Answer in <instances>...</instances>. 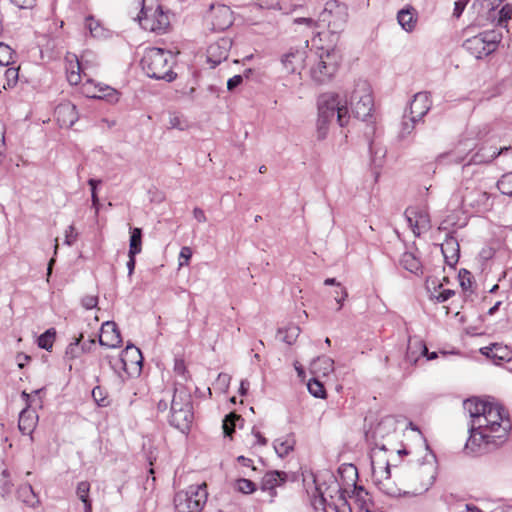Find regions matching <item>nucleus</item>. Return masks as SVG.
I'll use <instances>...</instances> for the list:
<instances>
[{
    "instance_id": "37998d69",
    "label": "nucleus",
    "mask_w": 512,
    "mask_h": 512,
    "mask_svg": "<svg viewBox=\"0 0 512 512\" xmlns=\"http://www.w3.org/2000/svg\"><path fill=\"white\" fill-rule=\"evenodd\" d=\"M108 363H109L110 368L115 373L120 375V372L124 371L127 374H129V371L127 368V363L123 359L122 355H120L119 357H108Z\"/></svg>"
},
{
    "instance_id": "4d7b16f0",
    "label": "nucleus",
    "mask_w": 512,
    "mask_h": 512,
    "mask_svg": "<svg viewBox=\"0 0 512 512\" xmlns=\"http://www.w3.org/2000/svg\"><path fill=\"white\" fill-rule=\"evenodd\" d=\"M192 256V251L189 247H182L179 254V266L188 265Z\"/></svg>"
},
{
    "instance_id": "423d86ee",
    "label": "nucleus",
    "mask_w": 512,
    "mask_h": 512,
    "mask_svg": "<svg viewBox=\"0 0 512 512\" xmlns=\"http://www.w3.org/2000/svg\"><path fill=\"white\" fill-rule=\"evenodd\" d=\"M206 484L191 485L186 490L179 491L174 497L175 508L178 512H200L207 501Z\"/></svg>"
},
{
    "instance_id": "a18cd8bd",
    "label": "nucleus",
    "mask_w": 512,
    "mask_h": 512,
    "mask_svg": "<svg viewBox=\"0 0 512 512\" xmlns=\"http://www.w3.org/2000/svg\"><path fill=\"white\" fill-rule=\"evenodd\" d=\"M169 128L183 131L188 128V122L181 115L173 113L169 117Z\"/></svg>"
},
{
    "instance_id": "39448f33",
    "label": "nucleus",
    "mask_w": 512,
    "mask_h": 512,
    "mask_svg": "<svg viewBox=\"0 0 512 512\" xmlns=\"http://www.w3.org/2000/svg\"><path fill=\"white\" fill-rule=\"evenodd\" d=\"M348 20V7L338 0H329L319 15L317 27L326 26L329 32L338 37L337 34L343 31Z\"/></svg>"
},
{
    "instance_id": "f03ea898",
    "label": "nucleus",
    "mask_w": 512,
    "mask_h": 512,
    "mask_svg": "<svg viewBox=\"0 0 512 512\" xmlns=\"http://www.w3.org/2000/svg\"><path fill=\"white\" fill-rule=\"evenodd\" d=\"M175 56L171 51L157 47H150L145 50L141 59V66L146 75L156 80L171 82L176 78L173 71Z\"/></svg>"
},
{
    "instance_id": "f3484780",
    "label": "nucleus",
    "mask_w": 512,
    "mask_h": 512,
    "mask_svg": "<svg viewBox=\"0 0 512 512\" xmlns=\"http://www.w3.org/2000/svg\"><path fill=\"white\" fill-rule=\"evenodd\" d=\"M121 355L127 363L129 375L139 374L141 372L143 356L139 348L133 344H128Z\"/></svg>"
},
{
    "instance_id": "b1692460",
    "label": "nucleus",
    "mask_w": 512,
    "mask_h": 512,
    "mask_svg": "<svg viewBox=\"0 0 512 512\" xmlns=\"http://www.w3.org/2000/svg\"><path fill=\"white\" fill-rule=\"evenodd\" d=\"M82 66L77 56L72 54L66 57V76L71 85H78L82 79Z\"/></svg>"
},
{
    "instance_id": "aec40b11",
    "label": "nucleus",
    "mask_w": 512,
    "mask_h": 512,
    "mask_svg": "<svg viewBox=\"0 0 512 512\" xmlns=\"http://www.w3.org/2000/svg\"><path fill=\"white\" fill-rule=\"evenodd\" d=\"M415 477L420 479V488L415 489L414 494H421L426 492L432 485L435 479L434 468L432 465L420 464L415 471Z\"/></svg>"
},
{
    "instance_id": "c85d7f7f",
    "label": "nucleus",
    "mask_w": 512,
    "mask_h": 512,
    "mask_svg": "<svg viewBox=\"0 0 512 512\" xmlns=\"http://www.w3.org/2000/svg\"><path fill=\"white\" fill-rule=\"evenodd\" d=\"M17 497L29 507H36L39 504V498L30 484L20 485L17 490Z\"/></svg>"
},
{
    "instance_id": "774afa93",
    "label": "nucleus",
    "mask_w": 512,
    "mask_h": 512,
    "mask_svg": "<svg viewBox=\"0 0 512 512\" xmlns=\"http://www.w3.org/2000/svg\"><path fill=\"white\" fill-rule=\"evenodd\" d=\"M231 377L226 373H220L217 377V384L223 388L226 389L229 386Z\"/></svg>"
},
{
    "instance_id": "49530a36",
    "label": "nucleus",
    "mask_w": 512,
    "mask_h": 512,
    "mask_svg": "<svg viewBox=\"0 0 512 512\" xmlns=\"http://www.w3.org/2000/svg\"><path fill=\"white\" fill-rule=\"evenodd\" d=\"M458 277H459V282H460V286L462 287V289L465 292L471 291L472 283H473L472 274L466 269H461L459 271Z\"/></svg>"
},
{
    "instance_id": "5701e85b",
    "label": "nucleus",
    "mask_w": 512,
    "mask_h": 512,
    "mask_svg": "<svg viewBox=\"0 0 512 512\" xmlns=\"http://www.w3.org/2000/svg\"><path fill=\"white\" fill-rule=\"evenodd\" d=\"M441 251L446 264L450 267H454L459 260V244L457 239L448 237L441 245Z\"/></svg>"
},
{
    "instance_id": "052dcab7",
    "label": "nucleus",
    "mask_w": 512,
    "mask_h": 512,
    "mask_svg": "<svg viewBox=\"0 0 512 512\" xmlns=\"http://www.w3.org/2000/svg\"><path fill=\"white\" fill-rule=\"evenodd\" d=\"M347 297H348V292H347L346 288L340 287L339 291L338 290L335 291V300L339 304L338 310L341 309L343 302L346 300Z\"/></svg>"
},
{
    "instance_id": "72a5a7b5",
    "label": "nucleus",
    "mask_w": 512,
    "mask_h": 512,
    "mask_svg": "<svg viewBox=\"0 0 512 512\" xmlns=\"http://www.w3.org/2000/svg\"><path fill=\"white\" fill-rule=\"evenodd\" d=\"M142 251V230L140 228L130 229V243L128 254L137 255Z\"/></svg>"
},
{
    "instance_id": "4c0bfd02",
    "label": "nucleus",
    "mask_w": 512,
    "mask_h": 512,
    "mask_svg": "<svg viewBox=\"0 0 512 512\" xmlns=\"http://www.w3.org/2000/svg\"><path fill=\"white\" fill-rule=\"evenodd\" d=\"M240 420H242L241 416L237 415L236 413H230L226 415L222 424L224 435L231 437L235 432L236 422Z\"/></svg>"
},
{
    "instance_id": "c756f323",
    "label": "nucleus",
    "mask_w": 512,
    "mask_h": 512,
    "mask_svg": "<svg viewBox=\"0 0 512 512\" xmlns=\"http://www.w3.org/2000/svg\"><path fill=\"white\" fill-rule=\"evenodd\" d=\"M85 28L90 32V35L94 38H106L108 36V30L96 20L92 15L87 16L85 19Z\"/></svg>"
},
{
    "instance_id": "6e6552de",
    "label": "nucleus",
    "mask_w": 512,
    "mask_h": 512,
    "mask_svg": "<svg viewBox=\"0 0 512 512\" xmlns=\"http://www.w3.org/2000/svg\"><path fill=\"white\" fill-rule=\"evenodd\" d=\"M339 68V57L332 50H327L319 56L317 63L310 69L311 79L318 85L326 84L332 80Z\"/></svg>"
},
{
    "instance_id": "680f3d73",
    "label": "nucleus",
    "mask_w": 512,
    "mask_h": 512,
    "mask_svg": "<svg viewBox=\"0 0 512 512\" xmlns=\"http://www.w3.org/2000/svg\"><path fill=\"white\" fill-rule=\"evenodd\" d=\"M243 82V76L242 75H235L231 77L227 81V89L229 91L234 90L236 87H238Z\"/></svg>"
},
{
    "instance_id": "9b49d317",
    "label": "nucleus",
    "mask_w": 512,
    "mask_h": 512,
    "mask_svg": "<svg viewBox=\"0 0 512 512\" xmlns=\"http://www.w3.org/2000/svg\"><path fill=\"white\" fill-rule=\"evenodd\" d=\"M210 18L214 31H223L233 24V13L224 4L211 5Z\"/></svg>"
},
{
    "instance_id": "8fccbe9b",
    "label": "nucleus",
    "mask_w": 512,
    "mask_h": 512,
    "mask_svg": "<svg viewBox=\"0 0 512 512\" xmlns=\"http://www.w3.org/2000/svg\"><path fill=\"white\" fill-rule=\"evenodd\" d=\"M353 494L356 497L357 501L360 502V507L362 509H366L368 511L367 500L365 499L368 496V492L365 490L363 486L354 485Z\"/></svg>"
},
{
    "instance_id": "338daca9",
    "label": "nucleus",
    "mask_w": 512,
    "mask_h": 512,
    "mask_svg": "<svg viewBox=\"0 0 512 512\" xmlns=\"http://www.w3.org/2000/svg\"><path fill=\"white\" fill-rule=\"evenodd\" d=\"M174 371L176 374L184 376L186 373L185 362L182 359H175Z\"/></svg>"
},
{
    "instance_id": "864d4df0",
    "label": "nucleus",
    "mask_w": 512,
    "mask_h": 512,
    "mask_svg": "<svg viewBox=\"0 0 512 512\" xmlns=\"http://www.w3.org/2000/svg\"><path fill=\"white\" fill-rule=\"evenodd\" d=\"M370 152H371V160H372V163L374 164V166L376 168H379L382 166V159L384 158L385 156V153L386 151L384 149H377L376 151H374V147H373V143L370 144Z\"/></svg>"
},
{
    "instance_id": "a878e982",
    "label": "nucleus",
    "mask_w": 512,
    "mask_h": 512,
    "mask_svg": "<svg viewBox=\"0 0 512 512\" xmlns=\"http://www.w3.org/2000/svg\"><path fill=\"white\" fill-rule=\"evenodd\" d=\"M286 480V474L280 471H270L264 475L261 481V489L269 491L271 496L275 495V488Z\"/></svg>"
},
{
    "instance_id": "bb28decb",
    "label": "nucleus",
    "mask_w": 512,
    "mask_h": 512,
    "mask_svg": "<svg viewBox=\"0 0 512 512\" xmlns=\"http://www.w3.org/2000/svg\"><path fill=\"white\" fill-rule=\"evenodd\" d=\"M295 443H296V441H295L294 436L292 434H289L284 437L275 439L273 442V447H274L276 454L280 458H284L291 451H293Z\"/></svg>"
},
{
    "instance_id": "f8f14e48",
    "label": "nucleus",
    "mask_w": 512,
    "mask_h": 512,
    "mask_svg": "<svg viewBox=\"0 0 512 512\" xmlns=\"http://www.w3.org/2000/svg\"><path fill=\"white\" fill-rule=\"evenodd\" d=\"M404 216L416 236H419L422 230L430 228L429 216L424 210L408 207L404 212Z\"/></svg>"
},
{
    "instance_id": "0eeeda50",
    "label": "nucleus",
    "mask_w": 512,
    "mask_h": 512,
    "mask_svg": "<svg viewBox=\"0 0 512 512\" xmlns=\"http://www.w3.org/2000/svg\"><path fill=\"white\" fill-rule=\"evenodd\" d=\"M500 42V35L494 30L482 32L466 39L463 48L477 59H482L493 53Z\"/></svg>"
},
{
    "instance_id": "a211bd4d",
    "label": "nucleus",
    "mask_w": 512,
    "mask_h": 512,
    "mask_svg": "<svg viewBox=\"0 0 512 512\" xmlns=\"http://www.w3.org/2000/svg\"><path fill=\"white\" fill-rule=\"evenodd\" d=\"M38 423V415L36 411L25 407L19 414L18 428L24 435H29L33 440L32 434Z\"/></svg>"
},
{
    "instance_id": "de8ad7c7",
    "label": "nucleus",
    "mask_w": 512,
    "mask_h": 512,
    "mask_svg": "<svg viewBox=\"0 0 512 512\" xmlns=\"http://www.w3.org/2000/svg\"><path fill=\"white\" fill-rule=\"evenodd\" d=\"M332 120L329 119H323L318 117L317 119V128H316V137L318 140L322 141L327 137L328 130H329V123Z\"/></svg>"
},
{
    "instance_id": "603ef678",
    "label": "nucleus",
    "mask_w": 512,
    "mask_h": 512,
    "mask_svg": "<svg viewBox=\"0 0 512 512\" xmlns=\"http://www.w3.org/2000/svg\"><path fill=\"white\" fill-rule=\"evenodd\" d=\"M5 78L7 83L3 86L5 89L15 86L18 80V68H8L5 71Z\"/></svg>"
},
{
    "instance_id": "20e7f679",
    "label": "nucleus",
    "mask_w": 512,
    "mask_h": 512,
    "mask_svg": "<svg viewBox=\"0 0 512 512\" xmlns=\"http://www.w3.org/2000/svg\"><path fill=\"white\" fill-rule=\"evenodd\" d=\"M348 105L355 118L368 121L372 117L374 101L371 86L366 80L355 82L354 89L348 99Z\"/></svg>"
},
{
    "instance_id": "cd10ccee",
    "label": "nucleus",
    "mask_w": 512,
    "mask_h": 512,
    "mask_svg": "<svg viewBox=\"0 0 512 512\" xmlns=\"http://www.w3.org/2000/svg\"><path fill=\"white\" fill-rule=\"evenodd\" d=\"M333 371L334 361L329 357H318L311 363V372L315 375L328 376Z\"/></svg>"
},
{
    "instance_id": "f704fd0d",
    "label": "nucleus",
    "mask_w": 512,
    "mask_h": 512,
    "mask_svg": "<svg viewBox=\"0 0 512 512\" xmlns=\"http://www.w3.org/2000/svg\"><path fill=\"white\" fill-rule=\"evenodd\" d=\"M90 484L87 481H81L77 485L76 494L79 499L84 503L85 512H90L92 509L91 501L89 499Z\"/></svg>"
},
{
    "instance_id": "4be33fe9",
    "label": "nucleus",
    "mask_w": 512,
    "mask_h": 512,
    "mask_svg": "<svg viewBox=\"0 0 512 512\" xmlns=\"http://www.w3.org/2000/svg\"><path fill=\"white\" fill-rule=\"evenodd\" d=\"M480 353L493 360L496 364L500 361L510 360V350L507 346L499 343H493L489 346L480 348Z\"/></svg>"
},
{
    "instance_id": "5fc2aeb1",
    "label": "nucleus",
    "mask_w": 512,
    "mask_h": 512,
    "mask_svg": "<svg viewBox=\"0 0 512 512\" xmlns=\"http://www.w3.org/2000/svg\"><path fill=\"white\" fill-rule=\"evenodd\" d=\"M78 233L75 230L74 225H69L65 230V244L68 246L73 245L77 240Z\"/></svg>"
},
{
    "instance_id": "3c124183",
    "label": "nucleus",
    "mask_w": 512,
    "mask_h": 512,
    "mask_svg": "<svg viewBox=\"0 0 512 512\" xmlns=\"http://www.w3.org/2000/svg\"><path fill=\"white\" fill-rule=\"evenodd\" d=\"M252 9H281L279 0H256Z\"/></svg>"
},
{
    "instance_id": "dca6fc26",
    "label": "nucleus",
    "mask_w": 512,
    "mask_h": 512,
    "mask_svg": "<svg viewBox=\"0 0 512 512\" xmlns=\"http://www.w3.org/2000/svg\"><path fill=\"white\" fill-rule=\"evenodd\" d=\"M55 117L60 127L69 128L78 120L76 106L71 102H64L55 108Z\"/></svg>"
},
{
    "instance_id": "7ed1b4c3",
    "label": "nucleus",
    "mask_w": 512,
    "mask_h": 512,
    "mask_svg": "<svg viewBox=\"0 0 512 512\" xmlns=\"http://www.w3.org/2000/svg\"><path fill=\"white\" fill-rule=\"evenodd\" d=\"M318 117L332 120L337 114V122L341 127L348 124L350 115L348 108V98L342 101L340 95L336 92H325L319 95L317 99Z\"/></svg>"
},
{
    "instance_id": "2f4dec72",
    "label": "nucleus",
    "mask_w": 512,
    "mask_h": 512,
    "mask_svg": "<svg viewBox=\"0 0 512 512\" xmlns=\"http://www.w3.org/2000/svg\"><path fill=\"white\" fill-rule=\"evenodd\" d=\"M400 265L407 271L417 274L421 270L420 260L411 252H404L400 258Z\"/></svg>"
},
{
    "instance_id": "bf43d9fd",
    "label": "nucleus",
    "mask_w": 512,
    "mask_h": 512,
    "mask_svg": "<svg viewBox=\"0 0 512 512\" xmlns=\"http://www.w3.org/2000/svg\"><path fill=\"white\" fill-rule=\"evenodd\" d=\"M453 295H455L454 290L444 289L443 291L439 292L438 295H435L434 298L437 302L443 303L450 299Z\"/></svg>"
},
{
    "instance_id": "e2e57ef3",
    "label": "nucleus",
    "mask_w": 512,
    "mask_h": 512,
    "mask_svg": "<svg viewBox=\"0 0 512 512\" xmlns=\"http://www.w3.org/2000/svg\"><path fill=\"white\" fill-rule=\"evenodd\" d=\"M415 345L420 349L421 354L426 356L428 360L435 359L437 357L436 352H432L429 354L426 345L422 341H417Z\"/></svg>"
},
{
    "instance_id": "2eb2a0df",
    "label": "nucleus",
    "mask_w": 512,
    "mask_h": 512,
    "mask_svg": "<svg viewBox=\"0 0 512 512\" xmlns=\"http://www.w3.org/2000/svg\"><path fill=\"white\" fill-rule=\"evenodd\" d=\"M99 343L101 346H106L108 348H116L120 346L122 338L115 322L107 321L102 324Z\"/></svg>"
},
{
    "instance_id": "c03bdc74",
    "label": "nucleus",
    "mask_w": 512,
    "mask_h": 512,
    "mask_svg": "<svg viewBox=\"0 0 512 512\" xmlns=\"http://www.w3.org/2000/svg\"><path fill=\"white\" fill-rule=\"evenodd\" d=\"M235 488L243 494H251L256 490V484L246 478L236 480Z\"/></svg>"
},
{
    "instance_id": "473e14b6",
    "label": "nucleus",
    "mask_w": 512,
    "mask_h": 512,
    "mask_svg": "<svg viewBox=\"0 0 512 512\" xmlns=\"http://www.w3.org/2000/svg\"><path fill=\"white\" fill-rule=\"evenodd\" d=\"M509 150H512V147L509 146V147H502L500 148L499 150H497L496 148L492 151L491 154L489 155H484L483 153L481 152H477L476 154H474L472 156V158L470 159L469 163H472V164H481V163H489L491 161H493L495 158H497L499 155L509 151Z\"/></svg>"
},
{
    "instance_id": "c9c22d12",
    "label": "nucleus",
    "mask_w": 512,
    "mask_h": 512,
    "mask_svg": "<svg viewBox=\"0 0 512 512\" xmlns=\"http://www.w3.org/2000/svg\"><path fill=\"white\" fill-rule=\"evenodd\" d=\"M300 334V328L296 325H291L285 329L278 330V337L281 341L291 345L293 344Z\"/></svg>"
},
{
    "instance_id": "7c9ffc66",
    "label": "nucleus",
    "mask_w": 512,
    "mask_h": 512,
    "mask_svg": "<svg viewBox=\"0 0 512 512\" xmlns=\"http://www.w3.org/2000/svg\"><path fill=\"white\" fill-rule=\"evenodd\" d=\"M397 20L399 25L407 32L414 30L417 21L413 9L400 10L397 14Z\"/></svg>"
},
{
    "instance_id": "58836bf2",
    "label": "nucleus",
    "mask_w": 512,
    "mask_h": 512,
    "mask_svg": "<svg viewBox=\"0 0 512 512\" xmlns=\"http://www.w3.org/2000/svg\"><path fill=\"white\" fill-rule=\"evenodd\" d=\"M307 388L309 393L315 398H326V390L324 388V385L317 378L310 379L309 382L307 383Z\"/></svg>"
},
{
    "instance_id": "79ce46f5",
    "label": "nucleus",
    "mask_w": 512,
    "mask_h": 512,
    "mask_svg": "<svg viewBox=\"0 0 512 512\" xmlns=\"http://www.w3.org/2000/svg\"><path fill=\"white\" fill-rule=\"evenodd\" d=\"M13 484L10 480V473L7 469H4L0 474V495L3 497L10 494Z\"/></svg>"
},
{
    "instance_id": "1a4fd4ad",
    "label": "nucleus",
    "mask_w": 512,
    "mask_h": 512,
    "mask_svg": "<svg viewBox=\"0 0 512 512\" xmlns=\"http://www.w3.org/2000/svg\"><path fill=\"white\" fill-rule=\"evenodd\" d=\"M82 93L88 98L105 99L111 103L118 101V92L114 88L101 83L96 84L89 78L83 83Z\"/></svg>"
},
{
    "instance_id": "412c9836",
    "label": "nucleus",
    "mask_w": 512,
    "mask_h": 512,
    "mask_svg": "<svg viewBox=\"0 0 512 512\" xmlns=\"http://www.w3.org/2000/svg\"><path fill=\"white\" fill-rule=\"evenodd\" d=\"M169 424L183 433L189 431L193 421V411L191 408H184V410L172 413L169 415Z\"/></svg>"
},
{
    "instance_id": "9d476101",
    "label": "nucleus",
    "mask_w": 512,
    "mask_h": 512,
    "mask_svg": "<svg viewBox=\"0 0 512 512\" xmlns=\"http://www.w3.org/2000/svg\"><path fill=\"white\" fill-rule=\"evenodd\" d=\"M139 24L145 29L153 32L164 31L168 26V18L163 14L161 7L158 6L150 17L148 10L143 5L138 15Z\"/></svg>"
},
{
    "instance_id": "09e8293b",
    "label": "nucleus",
    "mask_w": 512,
    "mask_h": 512,
    "mask_svg": "<svg viewBox=\"0 0 512 512\" xmlns=\"http://www.w3.org/2000/svg\"><path fill=\"white\" fill-rule=\"evenodd\" d=\"M13 50L7 44L0 42V66H8L12 60Z\"/></svg>"
},
{
    "instance_id": "f257e3e1",
    "label": "nucleus",
    "mask_w": 512,
    "mask_h": 512,
    "mask_svg": "<svg viewBox=\"0 0 512 512\" xmlns=\"http://www.w3.org/2000/svg\"><path fill=\"white\" fill-rule=\"evenodd\" d=\"M464 410L470 416L469 438L465 445L468 453L480 454L490 445L503 443L512 428L507 409L495 400L467 399Z\"/></svg>"
},
{
    "instance_id": "0e129e2a",
    "label": "nucleus",
    "mask_w": 512,
    "mask_h": 512,
    "mask_svg": "<svg viewBox=\"0 0 512 512\" xmlns=\"http://www.w3.org/2000/svg\"><path fill=\"white\" fill-rule=\"evenodd\" d=\"M467 5L466 0H458L454 4L453 16L459 18Z\"/></svg>"
},
{
    "instance_id": "6ab92c4d",
    "label": "nucleus",
    "mask_w": 512,
    "mask_h": 512,
    "mask_svg": "<svg viewBox=\"0 0 512 512\" xmlns=\"http://www.w3.org/2000/svg\"><path fill=\"white\" fill-rule=\"evenodd\" d=\"M306 52L298 49H291L281 57V63L287 73H295L303 67Z\"/></svg>"
},
{
    "instance_id": "6e6d98bb",
    "label": "nucleus",
    "mask_w": 512,
    "mask_h": 512,
    "mask_svg": "<svg viewBox=\"0 0 512 512\" xmlns=\"http://www.w3.org/2000/svg\"><path fill=\"white\" fill-rule=\"evenodd\" d=\"M511 15H512V5H510V4L504 5L499 11V19H498L499 24H503V23L507 22L509 19H511Z\"/></svg>"
},
{
    "instance_id": "a19ab883",
    "label": "nucleus",
    "mask_w": 512,
    "mask_h": 512,
    "mask_svg": "<svg viewBox=\"0 0 512 512\" xmlns=\"http://www.w3.org/2000/svg\"><path fill=\"white\" fill-rule=\"evenodd\" d=\"M499 191L508 196H512V172L504 174L497 182Z\"/></svg>"
},
{
    "instance_id": "4468645a",
    "label": "nucleus",
    "mask_w": 512,
    "mask_h": 512,
    "mask_svg": "<svg viewBox=\"0 0 512 512\" xmlns=\"http://www.w3.org/2000/svg\"><path fill=\"white\" fill-rule=\"evenodd\" d=\"M230 47L231 42L226 38H222L208 46L207 61L213 68L228 58Z\"/></svg>"
},
{
    "instance_id": "393cba45",
    "label": "nucleus",
    "mask_w": 512,
    "mask_h": 512,
    "mask_svg": "<svg viewBox=\"0 0 512 512\" xmlns=\"http://www.w3.org/2000/svg\"><path fill=\"white\" fill-rule=\"evenodd\" d=\"M192 407V398L185 388H176L171 400L170 414Z\"/></svg>"
},
{
    "instance_id": "e433bc0d",
    "label": "nucleus",
    "mask_w": 512,
    "mask_h": 512,
    "mask_svg": "<svg viewBox=\"0 0 512 512\" xmlns=\"http://www.w3.org/2000/svg\"><path fill=\"white\" fill-rule=\"evenodd\" d=\"M55 336H56V331L54 328H50V329L46 330L44 333H42L38 337V339H37L38 346L41 349L50 351L53 347Z\"/></svg>"
},
{
    "instance_id": "13d9d810",
    "label": "nucleus",
    "mask_w": 512,
    "mask_h": 512,
    "mask_svg": "<svg viewBox=\"0 0 512 512\" xmlns=\"http://www.w3.org/2000/svg\"><path fill=\"white\" fill-rule=\"evenodd\" d=\"M82 306L89 310V309H93L97 306L98 304V298L96 296H93V295H87L85 297L82 298Z\"/></svg>"
},
{
    "instance_id": "ea45409f",
    "label": "nucleus",
    "mask_w": 512,
    "mask_h": 512,
    "mask_svg": "<svg viewBox=\"0 0 512 512\" xmlns=\"http://www.w3.org/2000/svg\"><path fill=\"white\" fill-rule=\"evenodd\" d=\"M92 397L99 407H107L109 405L107 391L101 387L96 386L92 390Z\"/></svg>"
},
{
    "instance_id": "69168bd1",
    "label": "nucleus",
    "mask_w": 512,
    "mask_h": 512,
    "mask_svg": "<svg viewBox=\"0 0 512 512\" xmlns=\"http://www.w3.org/2000/svg\"><path fill=\"white\" fill-rule=\"evenodd\" d=\"M16 7L20 9H30L34 6L35 0H10Z\"/></svg>"
},
{
    "instance_id": "ddd939ff",
    "label": "nucleus",
    "mask_w": 512,
    "mask_h": 512,
    "mask_svg": "<svg viewBox=\"0 0 512 512\" xmlns=\"http://www.w3.org/2000/svg\"><path fill=\"white\" fill-rule=\"evenodd\" d=\"M431 100L428 92L417 93L410 103V122L420 121L430 110Z\"/></svg>"
}]
</instances>
